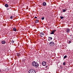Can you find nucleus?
<instances>
[{
    "label": "nucleus",
    "mask_w": 73,
    "mask_h": 73,
    "mask_svg": "<svg viewBox=\"0 0 73 73\" xmlns=\"http://www.w3.org/2000/svg\"><path fill=\"white\" fill-rule=\"evenodd\" d=\"M32 65L33 66L35 67V68H37L39 66V65L38 64V63L36 62L35 61H34L32 63Z\"/></svg>",
    "instance_id": "nucleus-1"
},
{
    "label": "nucleus",
    "mask_w": 73,
    "mask_h": 73,
    "mask_svg": "<svg viewBox=\"0 0 73 73\" xmlns=\"http://www.w3.org/2000/svg\"><path fill=\"white\" fill-rule=\"evenodd\" d=\"M29 73H36V71L35 70L33 69H30L29 71Z\"/></svg>",
    "instance_id": "nucleus-2"
},
{
    "label": "nucleus",
    "mask_w": 73,
    "mask_h": 73,
    "mask_svg": "<svg viewBox=\"0 0 73 73\" xmlns=\"http://www.w3.org/2000/svg\"><path fill=\"white\" fill-rule=\"evenodd\" d=\"M50 46H54V44L53 42H50L49 44Z\"/></svg>",
    "instance_id": "nucleus-3"
},
{
    "label": "nucleus",
    "mask_w": 73,
    "mask_h": 73,
    "mask_svg": "<svg viewBox=\"0 0 73 73\" xmlns=\"http://www.w3.org/2000/svg\"><path fill=\"white\" fill-rule=\"evenodd\" d=\"M42 64L43 66H45L46 65V62L45 61H43L42 63Z\"/></svg>",
    "instance_id": "nucleus-4"
},
{
    "label": "nucleus",
    "mask_w": 73,
    "mask_h": 73,
    "mask_svg": "<svg viewBox=\"0 0 73 73\" xmlns=\"http://www.w3.org/2000/svg\"><path fill=\"white\" fill-rule=\"evenodd\" d=\"M70 29H69V28H67L66 29V32H67V33H70Z\"/></svg>",
    "instance_id": "nucleus-5"
},
{
    "label": "nucleus",
    "mask_w": 73,
    "mask_h": 73,
    "mask_svg": "<svg viewBox=\"0 0 73 73\" xmlns=\"http://www.w3.org/2000/svg\"><path fill=\"white\" fill-rule=\"evenodd\" d=\"M40 36H41V37H43V36H42H42H44V34L42 33H40V34H39Z\"/></svg>",
    "instance_id": "nucleus-6"
},
{
    "label": "nucleus",
    "mask_w": 73,
    "mask_h": 73,
    "mask_svg": "<svg viewBox=\"0 0 73 73\" xmlns=\"http://www.w3.org/2000/svg\"><path fill=\"white\" fill-rule=\"evenodd\" d=\"M1 42L2 44H5V41L4 40H3L1 41Z\"/></svg>",
    "instance_id": "nucleus-7"
},
{
    "label": "nucleus",
    "mask_w": 73,
    "mask_h": 73,
    "mask_svg": "<svg viewBox=\"0 0 73 73\" xmlns=\"http://www.w3.org/2000/svg\"><path fill=\"white\" fill-rule=\"evenodd\" d=\"M43 5L44 6H46V2H44L43 3Z\"/></svg>",
    "instance_id": "nucleus-8"
},
{
    "label": "nucleus",
    "mask_w": 73,
    "mask_h": 73,
    "mask_svg": "<svg viewBox=\"0 0 73 73\" xmlns=\"http://www.w3.org/2000/svg\"><path fill=\"white\" fill-rule=\"evenodd\" d=\"M5 7H8L9 5H8V4H5Z\"/></svg>",
    "instance_id": "nucleus-9"
},
{
    "label": "nucleus",
    "mask_w": 73,
    "mask_h": 73,
    "mask_svg": "<svg viewBox=\"0 0 73 73\" xmlns=\"http://www.w3.org/2000/svg\"><path fill=\"white\" fill-rule=\"evenodd\" d=\"M13 31H16L17 30H16V28H13Z\"/></svg>",
    "instance_id": "nucleus-10"
},
{
    "label": "nucleus",
    "mask_w": 73,
    "mask_h": 73,
    "mask_svg": "<svg viewBox=\"0 0 73 73\" xmlns=\"http://www.w3.org/2000/svg\"><path fill=\"white\" fill-rule=\"evenodd\" d=\"M48 38H49V40H52V37H49Z\"/></svg>",
    "instance_id": "nucleus-11"
},
{
    "label": "nucleus",
    "mask_w": 73,
    "mask_h": 73,
    "mask_svg": "<svg viewBox=\"0 0 73 73\" xmlns=\"http://www.w3.org/2000/svg\"><path fill=\"white\" fill-rule=\"evenodd\" d=\"M54 32L53 31H52L51 32V33H50V34L51 35H53L54 34Z\"/></svg>",
    "instance_id": "nucleus-12"
},
{
    "label": "nucleus",
    "mask_w": 73,
    "mask_h": 73,
    "mask_svg": "<svg viewBox=\"0 0 73 73\" xmlns=\"http://www.w3.org/2000/svg\"><path fill=\"white\" fill-rule=\"evenodd\" d=\"M38 22V20H36L35 21L36 23H37Z\"/></svg>",
    "instance_id": "nucleus-13"
},
{
    "label": "nucleus",
    "mask_w": 73,
    "mask_h": 73,
    "mask_svg": "<svg viewBox=\"0 0 73 73\" xmlns=\"http://www.w3.org/2000/svg\"><path fill=\"white\" fill-rule=\"evenodd\" d=\"M67 57V56L66 55L64 56L63 58L64 59H65V58H66Z\"/></svg>",
    "instance_id": "nucleus-14"
},
{
    "label": "nucleus",
    "mask_w": 73,
    "mask_h": 73,
    "mask_svg": "<svg viewBox=\"0 0 73 73\" xmlns=\"http://www.w3.org/2000/svg\"><path fill=\"white\" fill-rule=\"evenodd\" d=\"M62 10L63 12H66V10L65 9H63Z\"/></svg>",
    "instance_id": "nucleus-15"
},
{
    "label": "nucleus",
    "mask_w": 73,
    "mask_h": 73,
    "mask_svg": "<svg viewBox=\"0 0 73 73\" xmlns=\"http://www.w3.org/2000/svg\"><path fill=\"white\" fill-rule=\"evenodd\" d=\"M60 18L61 19H64V17H60Z\"/></svg>",
    "instance_id": "nucleus-16"
},
{
    "label": "nucleus",
    "mask_w": 73,
    "mask_h": 73,
    "mask_svg": "<svg viewBox=\"0 0 73 73\" xmlns=\"http://www.w3.org/2000/svg\"><path fill=\"white\" fill-rule=\"evenodd\" d=\"M41 19L42 20H44V17H42V18Z\"/></svg>",
    "instance_id": "nucleus-17"
},
{
    "label": "nucleus",
    "mask_w": 73,
    "mask_h": 73,
    "mask_svg": "<svg viewBox=\"0 0 73 73\" xmlns=\"http://www.w3.org/2000/svg\"><path fill=\"white\" fill-rule=\"evenodd\" d=\"M65 64L66 63H65V62H64L63 63V65H65Z\"/></svg>",
    "instance_id": "nucleus-18"
},
{
    "label": "nucleus",
    "mask_w": 73,
    "mask_h": 73,
    "mask_svg": "<svg viewBox=\"0 0 73 73\" xmlns=\"http://www.w3.org/2000/svg\"><path fill=\"white\" fill-rule=\"evenodd\" d=\"M11 41V42H12V43H13L14 42H15V41L13 40H12Z\"/></svg>",
    "instance_id": "nucleus-19"
},
{
    "label": "nucleus",
    "mask_w": 73,
    "mask_h": 73,
    "mask_svg": "<svg viewBox=\"0 0 73 73\" xmlns=\"http://www.w3.org/2000/svg\"><path fill=\"white\" fill-rule=\"evenodd\" d=\"M71 41H69L68 42V44H70V43L71 42Z\"/></svg>",
    "instance_id": "nucleus-20"
},
{
    "label": "nucleus",
    "mask_w": 73,
    "mask_h": 73,
    "mask_svg": "<svg viewBox=\"0 0 73 73\" xmlns=\"http://www.w3.org/2000/svg\"><path fill=\"white\" fill-rule=\"evenodd\" d=\"M52 31L54 32V33L55 32H56V30H53V31Z\"/></svg>",
    "instance_id": "nucleus-21"
},
{
    "label": "nucleus",
    "mask_w": 73,
    "mask_h": 73,
    "mask_svg": "<svg viewBox=\"0 0 73 73\" xmlns=\"http://www.w3.org/2000/svg\"><path fill=\"white\" fill-rule=\"evenodd\" d=\"M10 19H13V17H12V16H11L10 17Z\"/></svg>",
    "instance_id": "nucleus-22"
},
{
    "label": "nucleus",
    "mask_w": 73,
    "mask_h": 73,
    "mask_svg": "<svg viewBox=\"0 0 73 73\" xmlns=\"http://www.w3.org/2000/svg\"><path fill=\"white\" fill-rule=\"evenodd\" d=\"M35 19H37V17H35Z\"/></svg>",
    "instance_id": "nucleus-23"
},
{
    "label": "nucleus",
    "mask_w": 73,
    "mask_h": 73,
    "mask_svg": "<svg viewBox=\"0 0 73 73\" xmlns=\"http://www.w3.org/2000/svg\"><path fill=\"white\" fill-rule=\"evenodd\" d=\"M19 53H17V56H19Z\"/></svg>",
    "instance_id": "nucleus-24"
},
{
    "label": "nucleus",
    "mask_w": 73,
    "mask_h": 73,
    "mask_svg": "<svg viewBox=\"0 0 73 73\" xmlns=\"http://www.w3.org/2000/svg\"><path fill=\"white\" fill-rule=\"evenodd\" d=\"M9 8H8V9H7V10H9Z\"/></svg>",
    "instance_id": "nucleus-25"
},
{
    "label": "nucleus",
    "mask_w": 73,
    "mask_h": 73,
    "mask_svg": "<svg viewBox=\"0 0 73 73\" xmlns=\"http://www.w3.org/2000/svg\"><path fill=\"white\" fill-rule=\"evenodd\" d=\"M18 56V57H19L20 56V55H19V54L18 55V56Z\"/></svg>",
    "instance_id": "nucleus-26"
},
{
    "label": "nucleus",
    "mask_w": 73,
    "mask_h": 73,
    "mask_svg": "<svg viewBox=\"0 0 73 73\" xmlns=\"http://www.w3.org/2000/svg\"><path fill=\"white\" fill-rule=\"evenodd\" d=\"M1 72V69H0V72Z\"/></svg>",
    "instance_id": "nucleus-27"
}]
</instances>
